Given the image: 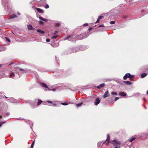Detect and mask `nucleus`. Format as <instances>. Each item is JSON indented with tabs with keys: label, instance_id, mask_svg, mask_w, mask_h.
I'll return each mask as SVG.
<instances>
[{
	"label": "nucleus",
	"instance_id": "1",
	"mask_svg": "<svg viewBox=\"0 0 148 148\" xmlns=\"http://www.w3.org/2000/svg\"><path fill=\"white\" fill-rule=\"evenodd\" d=\"M71 36V37L69 38V40L71 41L76 40H82L84 38L82 36V34H80L79 35H77L75 37V38Z\"/></svg>",
	"mask_w": 148,
	"mask_h": 148
},
{
	"label": "nucleus",
	"instance_id": "2",
	"mask_svg": "<svg viewBox=\"0 0 148 148\" xmlns=\"http://www.w3.org/2000/svg\"><path fill=\"white\" fill-rule=\"evenodd\" d=\"M112 144L114 145V148H120L121 147L120 143L116 140H114L112 142Z\"/></svg>",
	"mask_w": 148,
	"mask_h": 148
},
{
	"label": "nucleus",
	"instance_id": "3",
	"mask_svg": "<svg viewBox=\"0 0 148 148\" xmlns=\"http://www.w3.org/2000/svg\"><path fill=\"white\" fill-rule=\"evenodd\" d=\"M134 77V75H131L129 73H126L125 75L124 76L123 79L124 80H125L127 78L129 77L130 79L133 78Z\"/></svg>",
	"mask_w": 148,
	"mask_h": 148
},
{
	"label": "nucleus",
	"instance_id": "4",
	"mask_svg": "<svg viewBox=\"0 0 148 148\" xmlns=\"http://www.w3.org/2000/svg\"><path fill=\"white\" fill-rule=\"evenodd\" d=\"M110 95V94L108 92V90H107V91H106L104 95L103 96V97L104 98H105L107 97H108Z\"/></svg>",
	"mask_w": 148,
	"mask_h": 148
},
{
	"label": "nucleus",
	"instance_id": "5",
	"mask_svg": "<svg viewBox=\"0 0 148 148\" xmlns=\"http://www.w3.org/2000/svg\"><path fill=\"white\" fill-rule=\"evenodd\" d=\"M100 100L99 98H97L95 99V101L94 102V103L96 105H98L100 103Z\"/></svg>",
	"mask_w": 148,
	"mask_h": 148
},
{
	"label": "nucleus",
	"instance_id": "6",
	"mask_svg": "<svg viewBox=\"0 0 148 148\" xmlns=\"http://www.w3.org/2000/svg\"><path fill=\"white\" fill-rule=\"evenodd\" d=\"M27 28L28 30H34L35 29L31 25H27Z\"/></svg>",
	"mask_w": 148,
	"mask_h": 148
},
{
	"label": "nucleus",
	"instance_id": "7",
	"mask_svg": "<svg viewBox=\"0 0 148 148\" xmlns=\"http://www.w3.org/2000/svg\"><path fill=\"white\" fill-rule=\"evenodd\" d=\"M41 84L42 87H43L45 89L48 88V86L45 83H41Z\"/></svg>",
	"mask_w": 148,
	"mask_h": 148
},
{
	"label": "nucleus",
	"instance_id": "8",
	"mask_svg": "<svg viewBox=\"0 0 148 148\" xmlns=\"http://www.w3.org/2000/svg\"><path fill=\"white\" fill-rule=\"evenodd\" d=\"M103 18V16H100L98 17L97 20V21L95 22V23H99V21L100 20Z\"/></svg>",
	"mask_w": 148,
	"mask_h": 148
},
{
	"label": "nucleus",
	"instance_id": "9",
	"mask_svg": "<svg viewBox=\"0 0 148 148\" xmlns=\"http://www.w3.org/2000/svg\"><path fill=\"white\" fill-rule=\"evenodd\" d=\"M105 85V84L104 83L100 84L99 86H97V88L98 89H100L101 88L103 87Z\"/></svg>",
	"mask_w": 148,
	"mask_h": 148
},
{
	"label": "nucleus",
	"instance_id": "10",
	"mask_svg": "<svg viewBox=\"0 0 148 148\" xmlns=\"http://www.w3.org/2000/svg\"><path fill=\"white\" fill-rule=\"evenodd\" d=\"M38 18L40 20H41L42 21L46 22L47 21V19L43 18L41 16H39L38 17Z\"/></svg>",
	"mask_w": 148,
	"mask_h": 148
},
{
	"label": "nucleus",
	"instance_id": "11",
	"mask_svg": "<svg viewBox=\"0 0 148 148\" xmlns=\"http://www.w3.org/2000/svg\"><path fill=\"white\" fill-rule=\"evenodd\" d=\"M135 138V137L133 136L131 137L128 140L130 142H132V141L134 140Z\"/></svg>",
	"mask_w": 148,
	"mask_h": 148
},
{
	"label": "nucleus",
	"instance_id": "12",
	"mask_svg": "<svg viewBox=\"0 0 148 148\" xmlns=\"http://www.w3.org/2000/svg\"><path fill=\"white\" fill-rule=\"evenodd\" d=\"M119 95L122 96H125L127 95V94L124 92H121L119 93Z\"/></svg>",
	"mask_w": 148,
	"mask_h": 148
},
{
	"label": "nucleus",
	"instance_id": "13",
	"mask_svg": "<svg viewBox=\"0 0 148 148\" xmlns=\"http://www.w3.org/2000/svg\"><path fill=\"white\" fill-rule=\"evenodd\" d=\"M123 82H124L126 84L128 85H130L132 84V83L129 81H123Z\"/></svg>",
	"mask_w": 148,
	"mask_h": 148
},
{
	"label": "nucleus",
	"instance_id": "14",
	"mask_svg": "<svg viewBox=\"0 0 148 148\" xmlns=\"http://www.w3.org/2000/svg\"><path fill=\"white\" fill-rule=\"evenodd\" d=\"M36 10H37V11L39 12L43 13L44 12L41 9L38 8H36Z\"/></svg>",
	"mask_w": 148,
	"mask_h": 148
},
{
	"label": "nucleus",
	"instance_id": "15",
	"mask_svg": "<svg viewBox=\"0 0 148 148\" xmlns=\"http://www.w3.org/2000/svg\"><path fill=\"white\" fill-rule=\"evenodd\" d=\"M6 49V48L4 47H0V52L5 51Z\"/></svg>",
	"mask_w": 148,
	"mask_h": 148
},
{
	"label": "nucleus",
	"instance_id": "16",
	"mask_svg": "<svg viewBox=\"0 0 148 148\" xmlns=\"http://www.w3.org/2000/svg\"><path fill=\"white\" fill-rule=\"evenodd\" d=\"M37 31L38 32L42 34H44L45 33L41 29H37Z\"/></svg>",
	"mask_w": 148,
	"mask_h": 148
},
{
	"label": "nucleus",
	"instance_id": "17",
	"mask_svg": "<svg viewBox=\"0 0 148 148\" xmlns=\"http://www.w3.org/2000/svg\"><path fill=\"white\" fill-rule=\"evenodd\" d=\"M106 143L105 142H104L103 143H102V142H99V143H98L97 145L99 147V146L101 145H103V144H104V143Z\"/></svg>",
	"mask_w": 148,
	"mask_h": 148
},
{
	"label": "nucleus",
	"instance_id": "18",
	"mask_svg": "<svg viewBox=\"0 0 148 148\" xmlns=\"http://www.w3.org/2000/svg\"><path fill=\"white\" fill-rule=\"evenodd\" d=\"M147 75V73H142L141 75V78H144L146 77Z\"/></svg>",
	"mask_w": 148,
	"mask_h": 148
},
{
	"label": "nucleus",
	"instance_id": "19",
	"mask_svg": "<svg viewBox=\"0 0 148 148\" xmlns=\"http://www.w3.org/2000/svg\"><path fill=\"white\" fill-rule=\"evenodd\" d=\"M16 17V16L14 14H13L10 17V19H11V18H14L15 17Z\"/></svg>",
	"mask_w": 148,
	"mask_h": 148
},
{
	"label": "nucleus",
	"instance_id": "20",
	"mask_svg": "<svg viewBox=\"0 0 148 148\" xmlns=\"http://www.w3.org/2000/svg\"><path fill=\"white\" fill-rule=\"evenodd\" d=\"M15 76V74H14L13 73H11L10 74V77H11V78H12V77H14V76Z\"/></svg>",
	"mask_w": 148,
	"mask_h": 148
},
{
	"label": "nucleus",
	"instance_id": "21",
	"mask_svg": "<svg viewBox=\"0 0 148 148\" xmlns=\"http://www.w3.org/2000/svg\"><path fill=\"white\" fill-rule=\"evenodd\" d=\"M83 104L82 103H79L77 104L76 105V106L77 107H78L79 106H81Z\"/></svg>",
	"mask_w": 148,
	"mask_h": 148
},
{
	"label": "nucleus",
	"instance_id": "22",
	"mask_svg": "<svg viewBox=\"0 0 148 148\" xmlns=\"http://www.w3.org/2000/svg\"><path fill=\"white\" fill-rule=\"evenodd\" d=\"M16 70L17 71L18 70V71H24V70L23 69H20V68H16Z\"/></svg>",
	"mask_w": 148,
	"mask_h": 148
},
{
	"label": "nucleus",
	"instance_id": "23",
	"mask_svg": "<svg viewBox=\"0 0 148 148\" xmlns=\"http://www.w3.org/2000/svg\"><path fill=\"white\" fill-rule=\"evenodd\" d=\"M71 37V36H67V37H66V38H64V40H68V39H69V38Z\"/></svg>",
	"mask_w": 148,
	"mask_h": 148
},
{
	"label": "nucleus",
	"instance_id": "24",
	"mask_svg": "<svg viewBox=\"0 0 148 148\" xmlns=\"http://www.w3.org/2000/svg\"><path fill=\"white\" fill-rule=\"evenodd\" d=\"M42 101L40 100H39L38 101L37 104L38 105H39L41 103H42Z\"/></svg>",
	"mask_w": 148,
	"mask_h": 148
},
{
	"label": "nucleus",
	"instance_id": "25",
	"mask_svg": "<svg viewBox=\"0 0 148 148\" xmlns=\"http://www.w3.org/2000/svg\"><path fill=\"white\" fill-rule=\"evenodd\" d=\"M110 139V137L109 136L108 134L107 135V139L106 140V141L107 142V141L109 140Z\"/></svg>",
	"mask_w": 148,
	"mask_h": 148
},
{
	"label": "nucleus",
	"instance_id": "26",
	"mask_svg": "<svg viewBox=\"0 0 148 148\" xmlns=\"http://www.w3.org/2000/svg\"><path fill=\"white\" fill-rule=\"evenodd\" d=\"M111 93L113 95H116L117 94L116 92H112Z\"/></svg>",
	"mask_w": 148,
	"mask_h": 148
},
{
	"label": "nucleus",
	"instance_id": "27",
	"mask_svg": "<svg viewBox=\"0 0 148 148\" xmlns=\"http://www.w3.org/2000/svg\"><path fill=\"white\" fill-rule=\"evenodd\" d=\"M58 36V35H55L52 36V38L53 39H56Z\"/></svg>",
	"mask_w": 148,
	"mask_h": 148
},
{
	"label": "nucleus",
	"instance_id": "28",
	"mask_svg": "<svg viewBox=\"0 0 148 148\" xmlns=\"http://www.w3.org/2000/svg\"><path fill=\"white\" fill-rule=\"evenodd\" d=\"M110 23L111 24H113L115 23V22L114 21H112L110 22Z\"/></svg>",
	"mask_w": 148,
	"mask_h": 148
},
{
	"label": "nucleus",
	"instance_id": "29",
	"mask_svg": "<svg viewBox=\"0 0 148 148\" xmlns=\"http://www.w3.org/2000/svg\"><path fill=\"white\" fill-rule=\"evenodd\" d=\"M49 5L48 4L46 5H45V8L46 9H47V8H49Z\"/></svg>",
	"mask_w": 148,
	"mask_h": 148
},
{
	"label": "nucleus",
	"instance_id": "30",
	"mask_svg": "<svg viewBox=\"0 0 148 148\" xmlns=\"http://www.w3.org/2000/svg\"><path fill=\"white\" fill-rule=\"evenodd\" d=\"M5 38L6 39V40H7L9 42H10V40L9 39V38H8L7 37H5Z\"/></svg>",
	"mask_w": 148,
	"mask_h": 148
},
{
	"label": "nucleus",
	"instance_id": "31",
	"mask_svg": "<svg viewBox=\"0 0 148 148\" xmlns=\"http://www.w3.org/2000/svg\"><path fill=\"white\" fill-rule=\"evenodd\" d=\"M61 104L64 105V106H66L68 104V103H61Z\"/></svg>",
	"mask_w": 148,
	"mask_h": 148
},
{
	"label": "nucleus",
	"instance_id": "32",
	"mask_svg": "<svg viewBox=\"0 0 148 148\" xmlns=\"http://www.w3.org/2000/svg\"><path fill=\"white\" fill-rule=\"evenodd\" d=\"M6 122H0V123H1V124L0 125V127H1V125L4 123H5Z\"/></svg>",
	"mask_w": 148,
	"mask_h": 148
},
{
	"label": "nucleus",
	"instance_id": "33",
	"mask_svg": "<svg viewBox=\"0 0 148 148\" xmlns=\"http://www.w3.org/2000/svg\"><path fill=\"white\" fill-rule=\"evenodd\" d=\"M9 101L11 102H14V101L12 99H9Z\"/></svg>",
	"mask_w": 148,
	"mask_h": 148
},
{
	"label": "nucleus",
	"instance_id": "34",
	"mask_svg": "<svg viewBox=\"0 0 148 148\" xmlns=\"http://www.w3.org/2000/svg\"><path fill=\"white\" fill-rule=\"evenodd\" d=\"M60 25V24L59 23H56V25L57 26H58Z\"/></svg>",
	"mask_w": 148,
	"mask_h": 148
},
{
	"label": "nucleus",
	"instance_id": "35",
	"mask_svg": "<svg viewBox=\"0 0 148 148\" xmlns=\"http://www.w3.org/2000/svg\"><path fill=\"white\" fill-rule=\"evenodd\" d=\"M34 142H35V140H34L33 143H32V144L31 145V147H33V146H34Z\"/></svg>",
	"mask_w": 148,
	"mask_h": 148
},
{
	"label": "nucleus",
	"instance_id": "36",
	"mask_svg": "<svg viewBox=\"0 0 148 148\" xmlns=\"http://www.w3.org/2000/svg\"><path fill=\"white\" fill-rule=\"evenodd\" d=\"M119 99V98L118 97H116L115 98V99H114V101H117V100Z\"/></svg>",
	"mask_w": 148,
	"mask_h": 148
},
{
	"label": "nucleus",
	"instance_id": "37",
	"mask_svg": "<svg viewBox=\"0 0 148 148\" xmlns=\"http://www.w3.org/2000/svg\"><path fill=\"white\" fill-rule=\"evenodd\" d=\"M88 25V24L87 23H86L83 25V26H87Z\"/></svg>",
	"mask_w": 148,
	"mask_h": 148
},
{
	"label": "nucleus",
	"instance_id": "38",
	"mask_svg": "<svg viewBox=\"0 0 148 148\" xmlns=\"http://www.w3.org/2000/svg\"><path fill=\"white\" fill-rule=\"evenodd\" d=\"M46 41L49 42L50 41V40L49 39H47L46 40Z\"/></svg>",
	"mask_w": 148,
	"mask_h": 148
},
{
	"label": "nucleus",
	"instance_id": "39",
	"mask_svg": "<svg viewBox=\"0 0 148 148\" xmlns=\"http://www.w3.org/2000/svg\"><path fill=\"white\" fill-rule=\"evenodd\" d=\"M39 23L41 24H43V22L42 21H39Z\"/></svg>",
	"mask_w": 148,
	"mask_h": 148
},
{
	"label": "nucleus",
	"instance_id": "40",
	"mask_svg": "<svg viewBox=\"0 0 148 148\" xmlns=\"http://www.w3.org/2000/svg\"><path fill=\"white\" fill-rule=\"evenodd\" d=\"M10 115V113H7L6 114V116H9Z\"/></svg>",
	"mask_w": 148,
	"mask_h": 148
},
{
	"label": "nucleus",
	"instance_id": "41",
	"mask_svg": "<svg viewBox=\"0 0 148 148\" xmlns=\"http://www.w3.org/2000/svg\"><path fill=\"white\" fill-rule=\"evenodd\" d=\"M104 25L103 24H102V25H100L99 26V27H104Z\"/></svg>",
	"mask_w": 148,
	"mask_h": 148
},
{
	"label": "nucleus",
	"instance_id": "42",
	"mask_svg": "<svg viewBox=\"0 0 148 148\" xmlns=\"http://www.w3.org/2000/svg\"><path fill=\"white\" fill-rule=\"evenodd\" d=\"M47 102L49 103H52V102L51 101H48Z\"/></svg>",
	"mask_w": 148,
	"mask_h": 148
},
{
	"label": "nucleus",
	"instance_id": "43",
	"mask_svg": "<svg viewBox=\"0 0 148 148\" xmlns=\"http://www.w3.org/2000/svg\"><path fill=\"white\" fill-rule=\"evenodd\" d=\"M92 29V27H90L88 29V30H89L90 31V30Z\"/></svg>",
	"mask_w": 148,
	"mask_h": 148
},
{
	"label": "nucleus",
	"instance_id": "44",
	"mask_svg": "<svg viewBox=\"0 0 148 148\" xmlns=\"http://www.w3.org/2000/svg\"><path fill=\"white\" fill-rule=\"evenodd\" d=\"M109 143V142H106V145H108V144Z\"/></svg>",
	"mask_w": 148,
	"mask_h": 148
},
{
	"label": "nucleus",
	"instance_id": "45",
	"mask_svg": "<svg viewBox=\"0 0 148 148\" xmlns=\"http://www.w3.org/2000/svg\"><path fill=\"white\" fill-rule=\"evenodd\" d=\"M126 2H129L130 1L129 0H125Z\"/></svg>",
	"mask_w": 148,
	"mask_h": 148
},
{
	"label": "nucleus",
	"instance_id": "46",
	"mask_svg": "<svg viewBox=\"0 0 148 148\" xmlns=\"http://www.w3.org/2000/svg\"><path fill=\"white\" fill-rule=\"evenodd\" d=\"M57 32V31H56V32H54V33H53V34H56Z\"/></svg>",
	"mask_w": 148,
	"mask_h": 148
},
{
	"label": "nucleus",
	"instance_id": "47",
	"mask_svg": "<svg viewBox=\"0 0 148 148\" xmlns=\"http://www.w3.org/2000/svg\"><path fill=\"white\" fill-rule=\"evenodd\" d=\"M17 14H18V15H20V13L18 12V13Z\"/></svg>",
	"mask_w": 148,
	"mask_h": 148
},
{
	"label": "nucleus",
	"instance_id": "48",
	"mask_svg": "<svg viewBox=\"0 0 148 148\" xmlns=\"http://www.w3.org/2000/svg\"><path fill=\"white\" fill-rule=\"evenodd\" d=\"M53 91H55V90L54 89H52V90Z\"/></svg>",
	"mask_w": 148,
	"mask_h": 148
},
{
	"label": "nucleus",
	"instance_id": "49",
	"mask_svg": "<svg viewBox=\"0 0 148 148\" xmlns=\"http://www.w3.org/2000/svg\"><path fill=\"white\" fill-rule=\"evenodd\" d=\"M2 64H0V67H1V66H2Z\"/></svg>",
	"mask_w": 148,
	"mask_h": 148
},
{
	"label": "nucleus",
	"instance_id": "50",
	"mask_svg": "<svg viewBox=\"0 0 148 148\" xmlns=\"http://www.w3.org/2000/svg\"><path fill=\"white\" fill-rule=\"evenodd\" d=\"M147 94H148V90H147Z\"/></svg>",
	"mask_w": 148,
	"mask_h": 148
},
{
	"label": "nucleus",
	"instance_id": "51",
	"mask_svg": "<svg viewBox=\"0 0 148 148\" xmlns=\"http://www.w3.org/2000/svg\"><path fill=\"white\" fill-rule=\"evenodd\" d=\"M51 45H52V46H53V43H52L51 44Z\"/></svg>",
	"mask_w": 148,
	"mask_h": 148
},
{
	"label": "nucleus",
	"instance_id": "52",
	"mask_svg": "<svg viewBox=\"0 0 148 148\" xmlns=\"http://www.w3.org/2000/svg\"><path fill=\"white\" fill-rule=\"evenodd\" d=\"M36 107V106H33V107Z\"/></svg>",
	"mask_w": 148,
	"mask_h": 148
},
{
	"label": "nucleus",
	"instance_id": "53",
	"mask_svg": "<svg viewBox=\"0 0 148 148\" xmlns=\"http://www.w3.org/2000/svg\"><path fill=\"white\" fill-rule=\"evenodd\" d=\"M13 63H11L10 64H10H13Z\"/></svg>",
	"mask_w": 148,
	"mask_h": 148
},
{
	"label": "nucleus",
	"instance_id": "54",
	"mask_svg": "<svg viewBox=\"0 0 148 148\" xmlns=\"http://www.w3.org/2000/svg\"><path fill=\"white\" fill-rule=\"evenodd\" d=\"M2 118V116H0V118Z\"/></svg>",
	"mask_w": 148,
	"mask_h": 148
},
{
	"label": "nucleus",
	"instance_id": "55",
	"mask_svg": "<svg viewBox=\"0 0 148 148\" xmlns=\"http://www.w3.org/2000/svg\"><path fill=\"white\" fill-rule=\"evenodd\" d=\"M5 98H7V97H6L5 96Z\"/></svg>",
	"mask_w": 148,
	"mask_h": 148
},
{
	"label": "nucleus",
	"instance_id": "56",
	"mask_svg": "<svg viewBox=\"0 0 148 148\" xmlns=\"http://www.w3.org/2000/svg\"><path fill=\"white\" fill-rule=\"evenodd\" d=\"M56 46H53V47H56Z\"/></svg>",
	"mask_w": 148,
	"mask_h": 148
},
{
	"label": "nucleus",
	"instance_id": "57",
	"mask_svg": "<svg viewBox=\"0 0 148 148\" xmlns=\"http://www.w3.org/2000/svg\"><path fill=\"white\" fill-rule=\"evenodd\" d=\"M56 105L55 104H54L53 105L54 106H55Z\"/></svg>",
	"mask_w": 148,
	"mask_h": 148
}]
</instances>
